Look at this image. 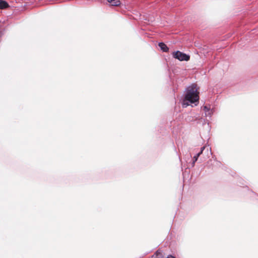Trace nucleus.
Instances as JSON below:
<instances>
[{
    "instance_id": "f257e3e1",
    "label": "nucleus",
    "mask_w": 258,
    "mask_h": 258,
    "mask_svg": "<svg viewBox=\"0 0 258 258\" xmlns=\"http://www.w3.org/2000/svg\"><path fill=\"white\" fill-rule=\"evenodd\" d=\"M199 92L197 91L196 86L192 85L186 89V93L182 102L183 107H186L190 104L194 103L195 105L199 102Z\"/></svg>"
},
{
    "instance_id": "f03ea898",
    "label": "nucleus",
    "mask_w": 258,
    "mask_h": 258,
    "mask_svg": "<svg viewBox=\"0 0 258 258\" xmlns=\"http://www.w3.org/2000/svg\"><path fill=\"white\" fill-rule=\"evenodd\" d=\"M173 57L179 61H188L189 60L190 56L180 51H174L172 53Z\"/></svg>"
},
{
    "instance_id": "7ed1b4c3",
    "label": "nucleus",
    "mask_w": 258,
    "mask_h": 258,
    "mask_svg": "<svg viewBox=\"0 0 258 258\" xmlns=\"http://www.w3.org/2000/svg\"><path fill=\"white\" fill-rule=\"evenodd\" d=\"M164 256L163 255L162 251L161 249H158L153 255L151 258H164Z\"/></svg>"
},
{
    "instance_id": "20e7f679",
    "label": "nucleus",
    "mask_w": 258,
    "mask_h": 258,
    "mask_svg": "<svg viewBox=\"0 0 258 258\" xmlns=\"http://www.w3.org/2000/svg\"><path fill=\"white\" fill-rule=\"evenodd\" d=\"M158 46L163 52H166L169 50L168 46L163 42H159Z\"/></svg>"
},
{
    "instance_id": "39448f33",
    "label": "nucleus",
    "mask_w": 258,
    "mask_h": 258,
    "mask_svg": "<svg viewBox=\"0 0 258 258\" xmlns=\"http://www.w3.org/2000/svg\"><path fill=\"white\" fill-rule=\"evenodd\" d=\"M203 110L205 111L206 116H211L212 114V111L211 110L210 107L207 106H204L203 107Z\"/></svg>"
},
{
    "instance_id": "423d86ee",
    "label": "nucleus",
    "mask_w": 258,
    "mask_h": 258,
    "mask_svg": "<svg viewBox=\"0 0 258 258\" xmlns=\"http://www.w3.org/2000/svg\"><path fill=\"white\" fill-rule=\"evenodd\" d=\"M211 163V164H213L215 166L217 167H220L221 165V163L215 159L214 160H210L208 161V163L210 164Z\"/></svg>"
},
{
    "instance_id": "0eeeda50",
    "label": "nucleus",
    "mask_w": 258,
    "mask_h": 258,
    "mask_svg": "<svg viewBox=\"0 0 258 258\" xmlns=\"http://www.w3.org/2000/svg\"><path fill=\"white\" fill-rule=\"evenodd\" d=\"M107 2L112 6H118L120 5L119 0H106Z\"/></svg>"
},
{
    "instance_id": "6e6552de",
    "label": "nucleus",
    "mask_w": 258,
    "mask_h": 258,
    "mask_svg": "<svg viewBox=\"0 0 258 258\" xmlns=\"http://www.w3.org/2000/svg\"><path fill=\"white\" fill-rule=\"evenodd\" d=\"M200 155H201L198 153L196 155H195L193 157L192 162L191 163V166L192 167H194L195 166V163L197 162V161L198 159V158L200 157Z\"/></svg>"
},
{
    "instance_id": "1a4fd4ad",
    "label": "nucleus",
    "mask_w": 258,
    "mask_h": 258,
    "mask_svg": "<svg viewBox=\"0 0 258 258\" xmlns=\"http://www.w3.org/2000/svg\"><path fill=\"white\" fill-rule=\"evenodd\" d=\"M8 6V4L6 2L3 1L0 2V9H5Z\"/></svg>"
},
{
    "instance_id": "9d476101",
    "label": "nucleus",
    "mask_w": 258,
    "mask_h": 258,
    "mask_svg": "<svg viewBox=\"0 0 258 258\" xmlns=\"http://www.w3.org/2000/svg\"><path fill=\"white\" fill-rule=\"evenodd\" d=\"M205 146H203V147H201L200 151L198 153L200 154V155H201L203 153V152L205 150Z\"/></svg>"
},
{
    "instance_id": "9b49d317",
    "label": "nucleus",
    "mask_w": 258,
    "mask_h": 258,
    "mask_svg": "<svg viewBox=\"0 0 258 258\" xmlns=\"http://www.w3.org/2000/svg\"><path fill=\"white\" fill-rule=\"evenodd\" d=\"M165 258H175V257L171 254H169L167 255V256H166Z\"/></svg>"
}]
</instances>
